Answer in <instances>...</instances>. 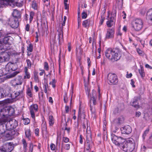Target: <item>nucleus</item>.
Listing matches in <instances>:
<instances>
[{"instance_id":"nucleus-38","label":"nucleus","mask_w":152,"mask_h":152,"mask_svg":"<svg viewBox=\"0 0 152 152\" xmlns=\"http://www.w3.org/2000/svg\"><path fill=\"white\" fill-rule=\"evenodd\" d=\"M32 7L34 10H37V5L35 1H32Z\"/></svg>"},{"instance_id":"nucleus-55","label":"nucleus","mask_w":152,"mask_h":152,"mask_svg":"<svg viewBox=\"0 0 152 152\" xmlns=\"http://www.w3.org/2000/svg\"><path fill=\"white\" fill-rule=\"evenodd\" d=\"M63 140L64 142L67 143L69 141V139L67 137H64L63 138Z\"/></svg>"},{"instance_id":"nucleus-61","label":"nucleus","mask_w":152,"mask_h":152,"mask_svg":"<svg viewBox=\"0 0 152 152\" xmlns=\"http://www.w3.org/2000/svg\"><path fill=\"white\" fill-rule=\"evenodd\" d=\"M81 20L80 17H78V27L80 26Z\"/></svg>"},{"instance_id":"nucleus-31","label":"nucleus","mask_w":152,"mask_h":152,"mask_svg":"<svg viewBox=\"0 0 152 152\" xmlns=\"http://www.w3.org/2000/svg\"><path fill=\"white\" fill-rule=\"evenodd\" d=\"M138 99L135 98L134 99L133 101L132 102V105L135 108H137L139 107L138 103Z\"/></svg>"},{"instance_id":"nucleus-18","label":"nucleus","mask_w":152,"mask_h":152,"mask_svg":"<svg viewBox=\"0 0 152 152\" xmlns=\"http://www.w3.org/2000/svg\"><path fill=\"white\" fill-rule=\"evenodd\" d=\"M23 89H22L18 91H16V92L14 91L13 92L12 94H9V95L8 96H10L12 99H14L19 95L22 94L23 92ZM9 93H10V92Z\"/></svg>"},{"instance_id":"nucleus-37","label":"nucleus","mask_w":152,"mask_h":152,"mask_svg":"<svg viewBox=\"0 0 152 152\" xmlns=\"http://www.w3.org/2000/svg\"><path fill=\"white\" fill-rule=\"evenodd\" d=\"M34 15V13L33 11H31L29 15V22L31 23L33 19V17Z\"/></svg>"},{"instance_id":"nucleus-23","label":"nucleus","mask_w":152,"mask_h":152,"mask_svg":"<svg viewBox=\"0 0 152 152\" xmlns=\"http://www.w3.org/2000/svg\"><path fill=\"white\" fill-rule=\"evenodd\" d=\"M24 71L25 72V75L23 77V80L26 79H29L30 78L31 76L30 74L28 71L27 68L26 67H25L24 69Z\"/></svg>"},{"instance_id":"nucleus-9","label":"nucleus","mask_w":152,"mask_h":152,"mask_svg":"<svg viewBox=\"0 0 152 152\" xmlns=\"http://www.w3.org/2000/svg\"><path fill=\"white\" fill-rule=\"evenodd\" d=\"M108 83L110 85L115 84L118 82V78L116 75L109 73L108 75Z\"/></svg>"},{"instance_id":"nucleus-50","label":"nucleus","mask_w":152,"mask_h":152,"mask_svg":"<svg viewBox=\"0 0 152 152\" xmlns=\"http://www.w3.org/2000/svg\"><path fill=\"white\" fill-rule=\"evenodd\" d=\"M103 137L105 140H107V132L106 131H105L103 133Z\"/></svg>"},{"instance_id":"nucleus-24","label":"nucleus","mask_w":152,"mask_h":152,"mask_svg":"<svg viewBox=\"0 0 152 152\" xmlns=\"http://www.w3.org/2000/svg\"><path fill=\"white\" fill-rule=\"evenodd\" d=\"M146 18L147 20H152V9H149L148 11Z\"/></svg>"},{"instance_id":"nucleus-3","label":"nucleus","mask_w":152,"mask_h":152,"mask_svg":"<svg viewBox=\"0 0 152 152\" xmlns=\"http://www.w3.org/2000/svg\"><path fill=\"white\" fill-rule=\"evenodd\" d=\"M1 54L0 56V63L9 60L11 56L17 54L16 52L13 50H7L5 51L0 50Z\"/></svg>"},{"instance_id":"nucleus-12","label":"nucleus","mask_w":152,"mask_h":152,"mask_svg":"<svg viewBox=\"0 0 152 152\" xmlns=\"http://www.w3.org/2000/svg\"><path fill=\"white\" fill-rule=\"evenodd\" d=\"M30 113L32 118L35 120V113L38 111V106L36 104H32L29 107Z\"/></svg>"},{"instance_id":"nucleus-57","label":"nucleus","mask_w":152,"mask_h":152,"mask_svg":"<svg viewBox=\"0 0 152 152\" xmlns=\"http://www.w3.org/2000/svg\"><path fill=\"white\" fill-rule=\"evenodd\" d=\"M39 129L38 128H36L35 130V133L37 136H39Z\"/></svg>"},{"instance_id":"nucleus-54","label":"nucleus","mask_w":152,"mask_h":152,"mask_svg":"<svg viewBox=\"0 0 152 152\" xmlns=\"http://www.w3.org/2000/svg\"><path fill=\"white\" fill-rule=\"evenodd\" d=\"M104 17H101V19L100 20L99 24L100 25V26L102 25L103 24V22H104Z\"/></svg>"},{"instance_id":"nucleus-32","label":"nucleus","mask_w":152,"mask_h":152,"mask_svg":"<svg viewBox=\"0 0 152 152\" xmlns=\"http://www.w3.org/2000/svg\"><path fill=\"white\" fill-rule=\"evenodd\" d=\"M140 69H139V72L141 77H144L145 76V72L143 68L141 66H140Z\"/></svg>"},{"instance_id":"nucleus-13","label":"nucleus","mask_w":152,"mask_h":152,"mask_svg":"<svg viewBox=\"0 0 152 152\" xmlns=\"http://www.w3.org/2000/svg\"><path fill=\"white\" fill-rule=\"evenodd\" d=\"M116 11L115 10H113L112 12V17H111L108 21L107 22L106 24L108 27H111L115 24V19L114 17L115 16Z\"/></svg>"},{"instance_id":"nucleus-7","label":"nucleus","mask_w":152,"mask_h":152,"mask_svg":"<svg viewBox=\"0 0 152 152\" xmlns=\"http://www.w3.org/2000/svg\"><path fill=\"white\" fill-rule=\"evenodd\" d=\"M17 68L16 64L12 63H8L6 66L5 70V74H7L9 72L15 71Z\"/></svg>"},{"instance_id":"nucleus-45","label":"nucleus","mask_w":152,"mask_h":152,"mask_svg":"<svg viewBox=\"0 0 152 152\" xmlns=\"http://www.w3.org/2000/svg\"><path fill=\"white\" fill-rule=\"evenodd\" d=\"M22 142L23 144V148L24 149H26L27 146V144L26 140L24 139H23Z\"/></svg>"},{"instance_id":"nucleus-10","label":"nucleus","mask_w":152,"mask_h":152,"mask_svg":"<svg viewBox=\"0 0 152 152\" xmlns=\"http://www.w3.org/2000/svg\"><path fill=\"white\" fill-rule=\"evenodd\" d=\"M24 81L23 78L21 76L18 75L15 79L11 81L12 86L15 87L18 85H21Z\"/></svg>"},{"instance_id":"nucleus-28","label":"nucleus","mask_w":152,"mask_h":152,"mask_svg":"<svg viewBox=\"0 0 152 152\" xmlns=\"http://www.w3.org/2000/svg\"><path fill=\"white\" fill-rule=\"evenodd\" d=\"M12 15L14 17L19 18L20 17V12L17 10H14L12 13Z\"/></svg>"},{"instance_id":"nucleus-48","label":"nucleus","mask_w":152,"mask_h":152,"mask_svg":"<svg viewBox=\"0 0 152 152\" xmlns=\"http://www.w3.org/2000/svg\"><path fill=\"white\" fill-rule=\"evenodd\" d=\"M23 121L24 124H28L30 122V120L28 118L24 119Z\"/></svg>"},{"instance_id":"nucleus-1","label":"nucleus","mask_w":152,"mask_h":152,"mask_svg":"<svg viewBox=\"0 0 152 152\" xmlns=\"http://www.w3.org/2000/svg\"><path fill=\"white\" fill-rule=\"evenodd\" d=\"M135 148L134 140L131 138L127 139L121 145V148L125 152H131Z\"/></svg>"},{"instance_id":"nucleus-6","label":"nucleus","mask_w":152,"mask_h":152,"mask_svg":"<svg viewBox=\"0 0 152 152\" xmlns=\"http://www.w3.org/2000/svg\"><path fill=\"white\" fill-rule=\"evenodd\" d=\"M9 37H5L3 39L0 40V50L4 51L6 50H12L7 48L9 46L8 42Z\"/></svg>"},{"instance_id":"nucleus-14","label":"nucleus","mask_w":152,"mask_h":152,"mask_svg":"<svg viewBox=\"0 0 152 152\" xmlns=\"http://www.w3.org/2000/svg\"><path fill=\"white\" fill-rule=\"evenodd\" d=\"M115 31L113 28H108L107 29L105 39H106L113 38L114 36Z\"/></svg>"},{"instance_id":"nucleus-5","label":"nucleus","mask_w":152,"mask_h":152,"mask_svg":"<svg viewBox=\"0 0 152 152\" xmlns=\"http://www.w3.org/2000/svg\"><path fill=\"white\" fill-rule=\"evenodd\" d=\"M132 27L136 31H139L142 28L143 22L140 19H136L132 22Z\"/></svg>"},{"instance_id":"nucleus-29","label":"nucleus","mask_w":152,"mask_h":152,"mask_svg":"<svg viewBox=\"0 0 152 152\" xmlns=\"http://www.w3.org/2000/svg\"><path fill=\"white\" fill-rule=\"evenodd\" d=\"M124 119L123 116H121L118 118L117 119L114 120L115 123H117V124H119L122 123L124 121Z\"/></svg>"},{"instance_id":"nucleus-22","label":"nucleus","mask_w":152,"mask_h":152,"mask_svg":"<svg viewBox=\"0 0 152 152\" xmlns=\"http://www.w3.org/2000/svg\"><path fill=\"white\" fill-rule=\"evenodd\" d=\"M8 120V115L7 114H3L2 116L0 118V124H4Z\"/></svg>"},{"instance_id":"nucleus-49","label":"nucleus","mask_w":152,"mask_h":152,"mask_svg":"<svg viewBox=\"0 0 152 152\" xmlns=\"http://www.w3.org/2000/svg\"><path fill=\"white\" fill-rule=\"evenodd\" d=\"M50 148L52 151H54L56 147L55 144L52 143L50 145Z\"/></svg>"},{"instance_id":"nucleus-47","label":"nucleus","mask_w":152,"mask_h":152,"mask_svg":"<svg viewBox=\"0 0 152 152\" xmlns=\"http://www.w3.org/2000/svg\"><path fill=\"white\" fill-rule=\"evenodd\" d=\"M116 34L118 37H119L120 38H121L122 34L119 30H118L116 32Z\"/></svg>"},{"instance_id":"nucleus-16","label":"nucleus","mask_w":152,"mask_h":152,"mask_svg":"<svg viewBox=\"0 0 152 152\" xmlns=\"http://www.w3.org/2000/svg\"><path fill=\"white\" fill-rule=\"evenodd\" d=\"M13 1L12 0H0V4L1 6H5L8 5L13 7Z\"/></svg>"},{"instance_id":"nucleus-59","label":"nucleus","mask_w":152,"mask_h":152,"mask_svg":"<svg viewBox=\"0 0 152 152\" xmlns=\"http://www.w3.org/2000/svg\"><path fill=\"white\" fill-rule=\"evenodd\" d=\"M63 37V34L62 32H60L59 35H58V39L59 40L61 39Z\"/></svg>"},{"instance_id":"nucleus-27","label":"nucleus","mask_w":152,"mask_h":152,"mask_svg":"<svg viewBox=\"0 0 152 152\" xmlns=\"http://www.w3.org/2000/svg\"><path fill=\"white\" fill-rule=\"evenodd\" d=\"M8 131L11 136L12 137V139L15 136H17L18 134V132L14 130L11 129L9 130Z\"/></svg>"},{"instance_id":"nucleus-17","label":"nucleus","mask_w":152,"mask_h":152,"mask_svg":"<svg viewBox=\"0 0 152 152\" xmlns=\"http://www.w3.org/2000/svg\"><path fill=\"white\" fill-rule=\"evenodd\" d=\"M9 95V90L0 89V99L8 96Z\"/></svg>"},{"instance_id":"nucleus-36","label":"nucleus","mask_w":152,"mask_h":152,"mask_svg":"<svg viewBox=\"0 0 152 152\" xmlns=\"http://www.w3.org/2000/svg\"><path fill=\"white\" fill-rule=\"evenodd\" d=\"M18 73H19V72L16 71L14 72L13 73L7 75V77L8 78H9L14 77L15 75H17Z\"/></svg>"},{"instance_id":"nucleus-53","label":"nucleus","mask_w":152,"mask_h":152,"mask_svg":"<svg viewBox=\"0 0 152 152\" xmlns=\"http://www.w3.org/2000/svg\"><path fill=\"white\" fill-rule=\"evenodd\" d=\"M112 130L114 132H116L117 130L118 129V128L117 127H114L113 126H112Z\"/></svg>"},{"instance_id":"nucleus-25","label":"nucleus","mask_w":152,"mask_h":152,"mask_svg":"<svg viewBox=\"0 0 152 152\" xmlns=\"http://www.w3.org/2000/svg\"><path fill=\"white\" fill-rule=\"evenodd\" d=\"M91 21L90 19L85 20L83 21L82 25L84 27L88 28L89 27Z\"/></svg>"},{"instance_id":"nucleus-58","label":"nucleus","mask_w":152,"mask_h":152,"mask_svg":"<svg viewBox=\"0 0 152 152\" xmlns=\"http://www.w3.org/2000/svg\"><path fill=\"white\" fill-rule=\"evenodd\" d=\"M69 110V107L68 106H66L65 107V111L66 113H68Z\"/></svg>"},{"instance_id":"nucleus-39","label":"nucleus","mask_w":152,"mask_h":152,"mask_svg":"<svg viewBox=\"0 0 152 152\" xmlns=\"http://www.w3.org/2000/svg\"><path fill=\"white\" fill-rule=\"evenodd\" d=\"M48 84L47 83H46L44 84V85L43 87L44 92L45 93H47V89L48 88Z\"/></svg>"},{"instance_id":"nucleus-26","label":"nucleus","mask_w":152,"mask_h":152,"mask_svg":"<svg viewBox=\"0 0 152 152\" xmlns=\"http://www.w3.org/2000/svg\"><path fill=\"white\" fill-rule=\"evenodd\" d=\"M84 110L79 107L78 111V118L80 119L82 118V116L83 117H85V114Z\"/></svg>"},{"instance_id":"nucleus-35","label":"nucleus","mask_w":152,"mask_h":152,"mask_svg":"<svg viewBox=\"0 0 152 152\" xmlns=\"http://www.w3.org/2000/svg\"><path fill=\"white\" fill-rule=\"evenodd\" d=\"M49 124L50 126L52 125L54 123V119L52 115L49 116Z\"/></svg>"},{"instance_id":"nucleus-33","label":"nucleus","mask_w":152,"mask_h":152,"mask_svg":"<svg viewBox=\"0 0 152 152\" xmlns=\"http://www.w3.org/2000/svg\"><path fill=\"white\" fill-rule=\"evenodd\" d=\"M25 133L26 137L29 139L31 137V133L30 129H26L25 132Z\"/></svg>"},{"instance_id":"nucleus-2","label":"nucleus","mask_w":152,"mask_h":152,"mask_svg":"<svg viewBox=\"0 0 152 152\" xmlns=\"http://www.w3.org/2000/svg\"><path fill=\"white\" fill-rule=\"evenodd\" d=\"M105 55L112 62L117 61L121 56L118 50H113L111 48H108L106 50L105 52Z\"/></svg>"},{"instance_id":"nucleus-60","label":"nucleus","mask_w":152,"mask_h":152,"mask_svg":"<svg viewBox=\"0 0 152 152\" xmlns=\"http://www.w3.org/2000/svg\"><path fill=\"white\" fill-rule=\"evenodd\" d=\"M33 145L31 143L30 144L29 148V152H32L33 151Z\"/></svg>"},{"instance_id":"nucleus-8","label":"nucleus","mask_w":152,"mask_h":152,"mask_svg":"<svg viewBox=\"0 0 152 152\" xmlns=\"http://www.w3.org/2000/svg\"><path fill=\"white\" fill-rule=\"evenodd\" d=\"M111 139L113 143L120 147L121 144H122L121 143L122 141L124 140L123 138L121 137H118L114 134L112 135Z\"/></svg>"},{"instance_id":"nucleus-64","label":"nucleus","mask_w":152,"mask_h":152,"mask_svg":"<svg viewBox=\"0 0 152 152\" xmlns=\"http://www.w3.org/2000/svg\"><path fill=\"white\" fill-rule=\"evenodd\" d=\"M148 142L150 144H152V135L150 137Z\"/></svg>"},{"instance_id":"nucleus-52","label":"nucleus","mask_w":152,"mask_h":152,"mask_svg":"<svg viewBox=\"0 0 152 152\" xmlns=\"http://www.w3.org/2000/svg\"><path fill=\"white\" fill-rule=\"evenodd\" d=\"M148 129H147L143 133L142 136L143 137L144 139L145 138V137L146 136V134L148 133Z\"/></svg>"},{"instance_id":"nucleus-63","label":"nucleus","mask_w":152,"mask_h":152,"mask_svg":"<svg viewBox=\"0 0 152 152\" xmlns=\"http://www.w3.org/2000/svg\"><path fill=\"white\" fill-rule=\"evenodd\" d=\"M146 12V10L145 9H143L140 12V13L142 15H144Z\"/></svg>"},{"instance_id":"nucleus-43","label":"nucleus","mask_w":152,"mask_h":152,"mask_svg":"<svg viewBox=\"0 0 152 152\" xmlns=\"http://www.w3.org/2000/svg\"><path fill=\"white\" fill-rule=\"evenodd\" d=\"M63 146L64 149L66 150H69L70 148V145L69 144H66L64 145Z\"/></svg>"},{"instance_id":"nucleus-11","label":"nucleus","mask_w":152,"mask_h":152,"mask_svg":"<svg viewBox=\"0 0 152 152\" xmlns=\"http://www.w3.org/2000/svg\"><path fill=\"white\" fill-rule=\"evenodd\" d=\"M17 125V122L15 120H10L7 122L5 125L6 128L7 130L9 131L15 128Z\"/></svg>"},{"instance_id":"nucleus-56","label":"nucleus","mask_w":152,"mask_h":152,"mask_svg":"<svg viewBox=\"0 0 152 152\" xmlns=\"http://www.w3.org/2000/svg\"><path fill=\"white\" fill-rule=\"evenodd\" d=\"M137 52L140 55H142L143 53V52L140 49L137 48Z\"/></svg>"},{"instance_id":"nucleus-19","label":"nucleus","mask_w":152,"mask_h":152,"mask_svg":"<svg viewBox=\"0 0 152 152\" xmlns=\"http://www.w3.org/2000/svg\"><path fill=\"white\" fill-rule=\"evenodd\" d=\"M9 24L12 28H16L18 26V22L17 20L10 19V20Z\"/></svg>"},{"instance_id":"nucleus-51","label":"nucleus","mask_w":152,"mask_h":152,"mask_svg":"<svg viewBox=\"0 0 152 152\" xmlns=\"http://www.w3.org/2000/svg\"><path fill=\"white\" fill-rule=\"evenodd\" d=\"M87 15L86 13L85 12H83L82 14V17L83 19H85L86 18Z\"/></svg>"},{"instance_id":"nucleus-44","label":"nucleus","mask_w":152,"mask_h":152,"mask_svg":"<svg viewBox=\"0 0 152 152\" xmlns=\"http://www.w3.org/2000/svg\"><path fill=\"white\" fill-rule=\"evenodd\" d=\"M5 145H4L3 146L0 148V152H6V149L5 148L6 146H5Z\"/></svg>"},{"instance_id":"nucleus-20","label":"nucleus","mask_w":152,"mask_h":152,"mask_svg":"<svg viewBox=\"0 0 152 152\" xmlns=\"http://www.w3.org/2000/svg\"><path fill=\"white\" fill-rule=\"evenodd\" d=\"M42 123L41 125V129L42 132L43 134L46 135L48 134V133L47 130V127L46 126V123L43 120H42Z\"/></svg>"},{"instance_id":"nucleus-4","label":"nucleus","mask_w":152,"mask_h":152,"mask_svg":"<svg viewBox=\"0 0 152 152\" xmlns=\"http://www.w3.org/2000/svg\"><path fill=\"white\" fill-rule=\"evenodd\" d=\"M96 91L94 90H93L92 91L90 95V110L91 113L94 114L96 113L95 106L97 104L96 101Z\"/></svg>"},{"instance_id":"nucleus-46","label":"nucleus","mask_w":152,"mask_h":152,"mask_svg":"<svg viewBox=\"0 0 152 152\" xmlns=\"http://www.w3.org/2000/svg\"><path fill=\"white\" fill-rule=\"evenodd\" d=\"M44 68L46 71H48L49 70V66L48 63L46 62H45L44 63Z\"/></svg>"},{"instance_id":"nucleus-15","label":"nucleus","mask_w":152,"mask_h":152,"mask_svg":"<svg viewBox=\"0 0 152 152\" xmlns=\"http://www.w3.org/2000/svg\"><path fill=\"white\" fill-rule=\"evenodd\" d=\"M121 130L122 133L128 134L131 132L132 130L129 125H126L121 128Z\"/></svg>"},{"instance_id":"nucleus-40","label":"nucleus","mask_w":152,"mask_h":152,"mask_svg":"<svg viewBox=\"0 0 152 152\" xmlns=\"http://www.w3.org/2000/svg\"><path fill=\"white\" fill-rule=\"evenodd\" d=\"M56 83V81L54 79H53L52 80V81L50 82L49 84L50 85H52V87L53 88H55L56 87L55 86V83Z\"/></svg>"},{"instance_id":"nucleus-21","label":"nucleus","mask_w":152,"mask_h":152,"mask_svg":"<svg viewBox=\"0 0 152 152\" xmlns=\"http://www.w3.org/2000/svg\"><path fill=\"white\" fill-rule=\"evenodd\" d=\"M5 146H6V152H11L13 149V145L11 142L7 143Z\"/></svg>"},{"instance_id":"nucleus-41","label":"nucleus","mask_w":152,"mask_h":152,"mask_svg":"<svg viewBox=\"0 0 152 152\" xmlns=\"http://www.w3.org/2000/svg\"><path fill=\"white\" fill-rule=\"evenodd\" d=\"M27 50L30 52H31L32 51L33 45L31 44H29L28 46L27 47Z\"/></svg>"},{"instance_id":"nucleus-42","label":"nucleus","mask_w":152,"mask_h":152,"mask_svg":"<svg viewBox=\"0 0 152 152\" xmlns=\"http://www.w3.org/2000/svg\"><path fill=\"white\" fill-rule=\"evenodd\" d=\"M26 61L27 63V66L28 68H30L31 66V61L29 59H27Z\"/></svg>"},{"instance_id":"nucleus-34","label":"nucleus","mask_w":152,"mask_h":152,"mask_svg":"<svg viewBox=\"0 0 152 152\" xmlns=\"http://www.w3.org/2000/svg\"><path fill=\"white\" fill-rule=\"evenodd\" d=\"M32 90V88L28 87V88L27 91V94L30 97H32V94L31 92Z\"/></svg>"},{"instance_id":"nucleus-30","label":"nucleus","mask_w":152,"mask_h":152,"mask_svg":"<svg viewBox=\"0 0 152 152\" xmlns=\"http://www.w3.org/2000/svg\"><path fill=\"white\" fill-rule=\"evenodd\" d=\"M4 137L6 140H10L12 139L9 131L5 132Z\"/></svg>"},{"instance_id":"nucleus-62","label":"nucleus","mask_w":152,"mask_h":152,"mask_svg":"<svg viewBox=\"0 0 152 152\" xmlns=\"http://www.w3.org/2000/svg\"><path fill=\"white\" fill-rule=\"evenodd\" d=\"M30 28V25L29 24H27L26 26L25 30L27 31H29Z\"/></svg>"}]
</instances>
